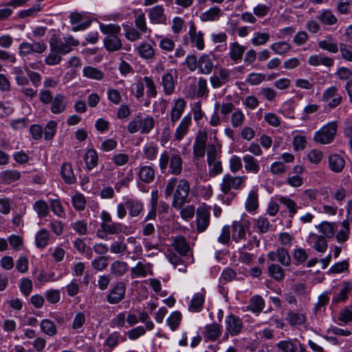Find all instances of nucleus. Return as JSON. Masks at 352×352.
Masks as SVG:
<instances>
[{
    "label": "nucleus",
    "instance_id": "1",
    "mask_svg": "<svg viewBox=\"0 0 352 352\" xmlns=\"http://www.w3.org/2000/svg\"><path fill=\"white\" fill-rule=\"evenodd\" d=\"M100 30L101 32L106 35L104 38V47L110 52L118 51L122 49V43L119 37L121 33V28L118 24L100 23Z\"/></svg>",
    "mask_w": 352,
    "mask_h": 352
},
{
    "label": "nucleus",
    "instance_id": "2",
    "mask_svg": "<svg viewBox=\"0 0 352 352\" xmlns=\"http://www.w3.org/2000/svg\"><path fill=\"white\" fill-rule=\"evenodd\" d=\"M102 222L96 232V236L100 239H106L108 235L125 233L126 226L119 222H113L111 214L103 210L100 213Z\"/></svg>",
    "mask_w": 352,
    "mask_h": 352
},
{
    "label": "nucleus",
    "instance_id": "3",
    "mask_svg": "<svg viewBox=\"0 0 352 352\" xmlns=\"http://www.w3.org/2000/svg\"><path fill=\"white\" fill-rule=\"evenodd\" d=\"M169 164L168 173L173 175H179L182 171L183 160L179 154H170L164 151L160 156L159 166L162 173H164Z\"/></svg>",
    "mask_w": 352,
    "mask_h": 352
},
{
    "label": "nucleus",
    "instance_id": "4",
    "mask_svg": "<svg viewBox=\"0 0 352 352\" xmlns=\"http://www.w3.org/2000/svg\"><path fill=\"white\" fill-rule=\"evenodd\" d=\"M337 129V122H329L315 133L314 140L322 144H330L335 138Z\"/></svg>",
    "mask_w": 352,
    "mask_h": 352
},
{
    "label": "nucleus",
    "instance_id": "5",
    "mask_svg": "<svg viewBox=\"0 0 352 352\" xmlns=\"http://www.w3.org/2000/svg\"><path fill=\"white\" fill-rule=\"evenodd\" d=\"M190 192V184L185 179L179 181L177 188L173 194L172 206L176 209H180L188 202V197Z\"/></svg>",
    "mask_w": 352,
    "mask_h": 352
},
{
    "label": "nucleus",
    "instance_id": "6",
    "mask_svg": "<svg viewBox=\"0 0 352 352\" xmlns=\"http://www.w3.org/2000/svg\"><path fill=\"white\" fill-rule=\"evenodd\" d=\"M246 179L247 177L245 175L232 176L226 173L223 175L220 184L221 190L224 195H227L231 189L240 190L245 186Z\"/></svg>",
    "mask_w": 352,
    "mask_h": 352
},
{
    "label": "nucleus",
    "instance_id": "7",
    "mask_svg": "<svg viewBox=\"0 0 352 352\" xmlns=\"http://www.w3.org/2000/svg\"><path fill=\"white\" fill-rule=\"evenodd\" d=\"M183 44L186 46L191 45L192 47H196L200 51L203 50L205 47L204 33L201 31H197L193 23L189 27L188 34L183 37Z\"/></svg>",
    "mask_w": 352,
    "mask_h": 352
},
{
    "label": "nucleus",
    "instance_id": "8",
    "mask_svg": "<svg viewBox=\"0 0 352 352\" xmlns=\"http://www.w3.org/2000/svg\"><path fill=\"white\" fill-rule=\"evenodd\" d=\"M321 100L330 109H334L342 101V96L336 86L326 89L322 94Z\"/></svg>",
    "mask_w": 352,
    "mask_h": 352
},
{
    "label": "nucleus",
    "instance_id": "9",
    "mask_svg": "<svg viewBox=\"0 0 352 352\" xmlns=\"http://www.w3.org/2000/svg\"><path fill=\"white\" fill-rule=\"evenodd\" d=\"M126 287L124 283L119 281L116 283L109 289L106 296V300L111 305H116L125 298Z\"/></svg>",
    "mask_w": 352,
    "mask_h": 352
},
{
    "label": "nucleus",
    "instance_id": "10",
    "mask_svg": "<svg viewBox=\"0 0 352 352\" xmlns=\"http://www.w3.org/2000/svg\"><path fill=\"white\" fill-rule=\"evenodd\" d=\"M226 329L231 336H236L242 333L244 325L242 320L233 314H230L225 319Z\"/></svg>",
    "mask_w": 352,
    "mask_h": 352
},
{
    "label": "nucleus",
    "instance_id": "11",
    "mask_svg": "<svg viewBox=\"0 0 352 352\" xmlns=\"http://www.w3.org/2000/svg\"><path fill=\"white\" fill-rule=\"evenodd\" d=\"M250 223L248 220L243 221H234L230 226L232 239L239 243L246 238V230L249 229Z\"/></svg>",
    "mask_w": 352,
    "mask_h": 352
},
{
    "label": "nucleus",
    "instance_id": "12",
    "mask_svg": "<svg viewBox=\"0 0 352 352\" xmlns=\"http://www.w3.org/2000/svg\"><path fill=\"white\" fill-rule=\"evenodd\" d=\"M69 22L72 25V30L78 32L87 29L91 21L85 14L79 12H72L69 15Z\"/></svg>",
    "mask_w": 352,
    "mask_h": 352
},
{
    "label": "nucleus",
    "instance_id": "13",
    "mask_svg": "<svg viewBox=\"0 0 352 352\" xmlns=\"http://www.w3.org/2000/svg\"><path fill=\"white\" fill-rule=\"evenodd\" d=\"M230 80V70L220 67L217 72L210 78V82L213 89H218Z\"/></svg>",
    "mask_w": 352,
    "mask_h": 352
},
{
    "label": "nucleus",
    "instance_id": "14",
    "mask_svg": "<svg viewBox=\"0 0 352 352\" xmlns=\"http://www.w3.org/2000/svg\"><path fill=\"white\" fill-rule=\"evenodd\" d=\"M267 258L274 262L278 261L284 267H289L291 265V257L287 249L279 247L275 251L268 252Z\"/></svg>",
    "mask_w": 352,
    "mask_h": 352
},
{
    "label": "nucleus",
    "instance_id": "15",
    "mask_svg": "<svg viewBox=\"0 0 352 352\" xmlns=\"http://www.w3.org/2000/svg\"><path fill=\"white\" fill-rule=\"evenodd\" d=\"M207 138V133L205 131H200L197 134L193 144V156L195 159L204 157Z\"/></svg>",
    "mask_w": 352,
    "mask_h": 352
},
{
    "label": "nucleus",
    "instance_id": "16",
    "mask_svg": "<svg viewBox=\"0 0 352 352\" xmlns=\"http://www.w3.org/2000/svg\"><path fill=\"white\" fill-rule=\"evenodd\" d=\"M155 169L153 164L140 166L137 171L138 179L146 184H149L155 180Z\"/></svg>",
    "mask_w": 352,
    "mask_h": 352
},
{
    "label": "nucleus",
    "instance_id": "17",
    "mask_svg": "<svg viewBox=\"0 0 352 352\" xmlns=\"http://www.w3.org/2000/svg\"><path fill=\"white\" fill-rule=\"evenodd\" d=\"M210 213L209 210L204 207L197 209L196 213L197 230L199 232H204L210 224Z\"/></svg>",
    "mask_w": 352,
    "mask_h": 352
},
{
    "label": "nucleus",
    "instance_id": "18",
    "mask_svg": "<svg viewBox=\"0 0 352 352\" xmlns=\"http://www.w3.org/2000/svg\"><path fill=\"white\" fill-rule=\"evenodd\" d=\"M173 69H170L162 76L161 85L164 94L166 96H170L175 91L177 76L175 78L173 77Z\"/></svg>",
    "mask_w": 352,
    "mask_h": 352
},
{
    "label": "nucleus",
    "instance_id": "19",
    "mask_svg": "<svg viewBox=\"0 0 352 352\" xmlns=\"http://www.w3.org/2000/svg\"><path fill=\"white\" fill-rule=\"evenodd\" d=\"M50 111L53 114H60L65 111L67 106V99L63 94H56L50 102Z\"/></svg>",
    "mask_w": 352,
    "mask_h": 352
},
{
    "label": "nucleus",
    "instance_id": "20",
    "mask_svg": "<svg viewBox=\"0 0 352 352\" xmlns=\"http://www.w3.org/2000/svg\"><path fill=\"white\" fill-rule=\"evenodd\" d=\"M192 92L189 94L191 98H206L209 94L207 80L204 78H199L197 82V87L195 84L190 85Z\"/></svg>",
    "mask_w": 352,
    "mask_h": 352
},
{
    "label": "nucleus",
    "instance_id": "21",
    "mask_svg": "<svg viewBox=\"0 0 352 352\" xmlns=\"http://www.w3.org/2000/svg\"><path fill=\"white\" fill-rule=\"evenodd\" d=\"M148 18L153 24H165L167 21L162 6H155L151 8L148 12Z\"/></svg>",
    "mask_w": 352,
    "mask_h": 352
},
{
    "label": "nucleus",
    "instance_id": "22",
    "mask_svg": "<svg viewBox=\"0 0 352 352\" xmlns=\"http://www.w3.org/2000/svg\"><path fill=\"white\" fill-rule=\"evenodd\" d=\"M245 51V46L237 41L232 42L229 45V57L235 64L241 62Z\"/></svg>",
    "mask_w": 352,
    "mask_h": 352
},
{
    "label": "nucleus",
    "instance_id": "23",
    "mask_svg": "<svg viewBox=\"0 0 352 352\" xmlns=\"http://www.w3.org/2000/svg\"><path fill=\"white\" fill-rule=\"evenodd\" d=\"M222 333V326L217 322L207 324L204 328V337L209 341H216Z\"/></svg>",
    "mask_w": 352,
    "mask_h": 352
},
{
    "label": "nucleus",
    "instance_id": "24",
    "mask_svg": "<svg viewBox=\"0 0 352 352\" xmlns=\"http://www.w3.org/2000/svg\"><path fill=\"white\" fill-rule=\"evenodd\" d=\"M329 168L333 173H341L345 166L344 157L337 153L330 154L328 157Z\"/></svg>",
    "mask_w": 352,
    "mask_h": 352
},
{
    "label": "nucleus",
    "instance_id": "25",
    "mask_svg": "<svg viewBox=\"0 0 352 352\" xmlns=\"http://www.w3.org/2000/svg\"><path fill=\"white\" fill-rule=\"evenodd\" d=\"M308 242L312 245V248L318 252L323 253L327 250V241L322 235L311 233L309 236Z\"/></svg>",
    "mask_w": 352,
    "mask_h": 352
},
{
    "label": "nucleus",
    "instance_id": "26",
    "mask_svg": "<svg viewBox=\"0 0 352 352\" xmlns=\"http://www.w3.org/2000/svg\"><path fill=\"white\" fill-rule=\"evenodd\" d=\"M186 107V102L183 98H177L174 100L171 108L170 117L173 123H175L181 118Z\"/></svg>",
    "mask_w": 352,
    "mask_h": 352
},
{
    "label": "nucleus",
    "instance_id": "27",
    "mask_svg": "<svg viewBox=\"0 0 352 352\" xmlns=\"http://www.w3.org/2000/svg\"><path fill=\"white\" fill-rule=\"evenodd\" d=\"M50 50L61 54L69 53V50L67 48L65 41H61L58 36L54 34L49 41Z\"/></svg>",
    "mask_w": 352,
    "mask_h": 352
},
{
    "label": "nucleus",
    "instance_id": "28",
    "mask_svg": "<svg viewBox=\"0 0 352 352\" xmlns=\"http://www.w3.org/2000/svg\"><path fill=\"white\" fill-rule=\"evenodd\" d=\"M191 116L187 115L184 116L178 126L177 127L175 133V140L181 141L188 131L189 126L191 124Z\"/></svg>",
    "mask_w": 352,
    "mask_h": 352
},
{
    "label": "nucleus",
    "instance_id": "29",
    "mask_svg": "<svg viewBox=\"0 0 352 352\" xmlns=\"http://www.w3.org/2000/svg\"><path fill=\"white\" fill-rule=\"evenodd\" d=\"M214 67L213 62L207 54H202L198 59V72L201 74H211Z\"/></svg>",
    "mask_w": 352,
    "mask_h": 352
},
{
    "label": "nucleus",
    "instance_id": "30",
    "mask_svg": "<svg viewBox=\"0 0 352 352\" xmlns=\"http://www.w3.org/2000/svg\"><path fill=\"white\" fill-rule=\"evenodd\" d=\"M318 45L321 50L333 54L337 53L339 50L336 39L331 35H328L324 39L319 41Z\"/></svg>",
    "mask_w": 352,
    "mask_h": 352
},
{
    "label": "nucleus",
    "instance_id": "31",
    "mask_svg": "<svg viewBox=\"0 0 352 352\" xmlns=\"http://www.w3.org/2000/svg\"><path fill=\"white\" fill-rule=\"evenodd\" d=\"M206 291L203 289L201 292L195 294L188 307L191 312H200L203 309L205 301Z\"/></svg>",
    "mask_w": 352,
    "mask_h": 352
},
{
    "label": "nucleus",
    "instance_id": "32",
    "mask_svg": "<svg viewBox=\"0 0 352 352\" xmlns=\"http://www.w3.org/2000/svg\"><path fill=\"white\" fill-rule=\"evenodd\" d=\"M151 266L150 263L144 264L142 262H138L135 267H131V278H135L146 277L148 273L152 274Z\"/></svg>",
    "mask_w": 352,
    "mask_h": 352
},
{
    "label": "nucleus",
    "instance_id": "33",
    "mask_svg": "<svg viewBox=\"0 0 352 352\" xmlns=\"http://www.w3.org/2000/svg\"><path fill=\"white\" fill-rule=\"evenodd\" d=\"M126 202L130 217H138L142 212L144 204L140 200L129 198L126 199Z\"/></svg>",
    "mask_w": 352,
    "mask_h": 352
},
{
    "label": "nucleus",
    "instance_id": "34",
    "mask_svg": "<svg viewBox=\"0 0 352 352\" xmlns=\"http://www.w3.org/2000/svg\"><path fill=\"white\" fill-rule=\"evenodd\" d=\"M172 246L181 256H186L190 251V245L182 236L174 238Z\"/></svg>",
    "mask_w": 352,
    "mask_h": 352
},
{
    "label": "nucleus",
    "instance_id": "35",
    "mask_svg": "<svg viewBox=\"0 0 352 352\" xmlns=\"http://www.w3.org/2000/svg\"><path fill=\"white\" fill-rule=\"evenodd\" d=\"M278 201L287 210L290 219H293L294 215L297 213L298 210L300 208V207L289 197L280 196L278 197Z\"/></svg>",
    "mask_w": 352,
    "mask_h": 352
},
{
    "label": "nucleus",
    "instance_id": "36",
    "mask_svg": "<svg viewBox=\"0 0 352 352\" xmlns=\"http://www.w3.org/2000/svg\"><path fill=\"white\" fill-rule=\"evenodd\" d=\"M244 167L248 173L257 174L260 170L258 161L251 155L246 154L243 157Z\"/></svg>",
    "mask_w": 352,
    "mask_h": 352
},
{
    "label": "nucleus",
    "instance_id": "37",
    "mask_svg": "<svg viewBox=\"0 0 352 352\" xmlns=\"http://www.w3.org/2000/svg\"><path fill=\"white\" fill-rule=\"evenodd\" d=\"M84 161L85 167L87 170H91L97 166L98 163V155L97 151L94 148L88 149L85 155Z\"/></svg>",
    "mask_w": 352,
    "mask_h": 352
},
{
    "label": "nucleus",
    "instance_id": "38",
    "mask_svg": "<svg viewBox=\"0 0 352 352\" xmlns=\"http://www.w3.org/2000/svg\"><path fill=\"white\" fill-rule=\"evenodd\" d=\"M223 12L221 10L215 6L210 8L200 15V19L203 22L214 21L219 19Z\"/></svg>",
    "mask_w": 352,
    "mask_h": 352
},
{
    "label": "nucleus",
    "instance_id": "39",
    "mask_svg": "<svg viewBox=\"0 0 352 352\" xmlns=\"http://www.w3.org/2000/svg\"><path fill=\"white\" fill-rule=\"evenodd\" d=\"M245 209L248 212H254L258 207V194L257 190H252L249 192L245 203Z\"/></svg>",
    "mask_w": 352,
    "mask_h": 352
},
{
    "label": "nucleus",
    "instance_id": "40",
    "mask_svg": "<svg viewBox=\"0 0 352 352\" xmlns=\"http://www.w3.org/2000/svg\"><path fill=\"white\" fill-rule=\"evenodd\" d=\"M128 264L122 261H116L111 264L110 272L115 277H121L128 271Z\"/></svg>",
    "mask_w": 352,
    "mask_h": 352
},
{
    "label": "nucleus",
    "instance_id": "41",
    "mask_svg": "<svg viewBox=\"0 0 352 352\" xmlns=\"http://www.w3.org/2000/svg\"><path fill=\"white\" fill-rule=\"evenodd\" d=\"M136 50L139 56L146 60L152 59L155 56V50L151 45L146 42L140 43Z\"/></svg>",
    "mask_w": 352,
    "mask_h": 352
},
{
    "label": "nucleus",
    "instance_id": "42",
    "mask_svg": "<svg viewBox=\"0 0 352 352\" xmlns=\"http://www.w3.org/2000/svg\"><path fill=\"white\" fill-rule=\"evenodd\" d=\"M352 289V283L349 281H344L340 292L335 295L332 299L333 303L344 302L348 299V294Z\"/></svg>",
    "mask_w": 352,
    "mask_h": 352
},
{
    "label": "nucleus",
    "instance_id": "43",
    "mask_svg": "<svg viewBox=\"0 0 352 352\" xmlns=\"http://www.w3.org/2000/svg\"><path fill=\"white\" fill-rule=\"evenodd\" d=\"M270 38V34L267 32H255L250 40V43L253 46L258 47L265 45Z\"/></svg>",
    "mask_w": 352,
    "mask_h": 352
},
{
    "label": "nucleus",
    "instance_id": "44",
    "mask_svg": "<svg viewBox=\"0 0 352 352\" xmlns=\"http://www.w3.org/2000/svg\"><path fill=\"white\" fill-rule=\"evenodd\" d=\"M21 173L15 170H6L0 173V180L1 182L10 184L19 180Z\"/></svg>",
    "mask_w": 352,
    "mask_h": 352
},
{
    "label": "nucleus",
    "instance_id": "45",
    "mask_svg": "<svg viewBox=\"0 0 352 352\" xmlns=\"http://www.w3.org/2000/svg\"><path fill=\"white\" fill-rule=\"evenodd\" d=\"M83 76L96 80H101L104 76V73L99 69L91 67L86 66L82 69Z\"/></svg>",
    "mask_w": 352,
    "mask_h": 352
},
{
    "label": "nucleus",
    "instance_id": "46",
    "mask_svg": "<svg viewBox=\"0 0 352 352\" xmlns=\"http://www.w3.org/2000/svg\"><path fill=\"white\" fill-rule=\"evenodd\" d=\"M126 340L125 336H122L119 332H113L107 338L104 345L108 346L110 350H112L120 342H124Z\"/></svg>",
    "mask_w": 352,
    "mask_h": 352
},
{
    "label": "nucleus",
    "instance_id": "47",
    "mask_svg": "<svg viewBox=\"0 0 352 352\" xmlns=\"http://www.w3.org/2000/svg\"><path fill=\"white\" fill-rule=\"evenodd\" d=\"M50 232L45 228L41 229L36 234V245L38 248H44L49 243Z\"/></svg>",
    "mask_w": 352,
    "mask_h": 352
},
{
    "label": "nucleus",
    "instance_id": "48",
    "mask_svg": "<svg viewBox=\"0 0 352 352\" xmlns=\"http://www.w3.org/2000/svg\"><path fill=\"white\" fill-rule=\"evenodd\" d=\"M41 330L45 335L54 336L57 333V328L54 322L49 319H43L40 323Z\"/></svg>",
    "mask_w": 352,
    "mask_h": 352
},
{
    "label": "nucleus",
    "instance_id": "49",
    "mask_svg": "<svg viewBox=\"0 0 352 352\" xmlns=\"http://www.w3.org/2000/svg\"><path fill=\"white\" fill-rule=\"evenodd\" d=\"M269 276L276 281L283 280L285 277V272L283 267L276 263H272L268 266Z\"/></svg>",
    "mask_w": 352,
    "mask_h": 352
},
{
    "label": "nucleus",
    "instance_id": "50",
    "mask_svg": "<svg viewBox=\"0 0 352 352\" xmlns=\"http://www.w3.org/2000/svg\"><path fill=\"white\" fill-rule=\"evenodd\" d=\"M61 175L67 184H72L76 182V177L74 174L72 164L69 163H65L61 167Z\"/></svg>",
    "mask_w": 352,
    "mask_h": 352
},
{
    "label": "nucleus",
    "instance_id": "51",
    "mask_svg": "<svg viewBox=\"0 0 352 352\" xmlns=\"http://www.w3.org/2000/svg\"><path fill=\"white\" fill-rule=\"evenodd\" d=\"M33 209L36 212L39 218L47 217L50 213V207L48 204L42 199L34 202Z\"/></svg>",
    "mask_w": 352,
    "mask_h": 352
},
{
    "label": "nucleus",
    "instance_id": "52",
    "mask_svg": "<svg viewBox=\"0 0 352 352\" xmlns=\"http://www.w3.org/2000/svg\"><path fill=\"white\" fill-rule=\"evenodd\" d=\"M316 228L323 234V236L327 238H331L335 234L336 223L323 221L319 224Z\"/></svg>",
    "mask_w": 352,
    "mask_h": 352
},
{
    "label": "nucleus",
    "instance_id": "53",
    "mask_svg": "<svg viewBox=\"0 0 352 352\" xmlns=\"http://www.w3.org/2000/svg\"><path fill=\"white\" fill-rule=\"evenodd\" d=\"M265 306V301L260 296H252L250 300V304L248 309L254 313L261 312Z\"/></svg>",
    "mask_w": 352,
    "mask_h": 352
},
{
    "label": "nucleus",
    "instance_id": "54",
    "mask_svg": "<svg viewBox=\"0 0 352 352\" xmlns=\"http://www.w3.org/2000/svg\"><path fill=\"white\" fill-rule=\"evenodd\" d=\"M286 320L291 326L301 325L305 322L306 316L302 314L289 311L286 317Z\"/></svg>",
    "mask_w": 352,
    "mask_h": 352
},
{
    "label": "nucleus",
    "instance_id": "55",
    "mask_svg": "<svg viewBox=\"0 0 352 352\" xmlns=\"http://www.w3.org/2000/svg\"><path fill=\"white\" fill-rule=\"evenodd\" d=\"M254 228L259 233H266L270 228V223L268 219L265 217H259L254 219Z\"/></svg>",
    "mask_w": 352,
    "mask_h": 352
},
{
    "label": "nucleus",
    "instance_id": "56",
    "mask_svg": "<svg viewBox=\"0 0 352 352\" xmlns=\"http://www.w3.org/2000/svg\"><path fill=\"white\" fill-rule=\"evenodd\" d=\"M157 153L158 146L153 143L146 144L143 148V157L148 160H155Z\"/></svg>",
    "mask_w": 352,
    "mask_h": 352
},
{
    "label": "nucleus",
    "instance_id": "57",
    "mask_svg": "<svg viewBox=\"0 0 352 352\" xmlns=\"http://www.w3.org/2000/svg\"><path fill=\"white\" fill-rule=\"evenodd\" d=\"M245 119V117L243 111L240 109L236 108L232 113L230 122L234 128H238L243 124Z\"/></svg>",
    "mask_w": 352,
    "mask_h": 352
},
{
    "label": "nucleus",
    "instance_id": "58",
    "mask_svg": "<svg viewBox=\"0 0 352 352\" xmlns=\"http://www.w3.org/2000/svg\"><path fill=\"white\" fill-rule=\"evenodd\" d=\"M270 49L276 54L283 55L291 50V45L285 41H279L272 43Z\"/></svg>",
    "mask_w": 352,
    "mask_h": 352
},
{
    "label": "nucleus",
    "instance_id": "59",
    "mask_svg": "<svg viewBox=\"0 0 352 352\" xmlns=\"http://www.w3.org/2000/svg\"><path fill=\"white\" fill-rule=\"evenodd\" d=\"M50 206L53 213L59 218H65V212L60 201L57 199L49 201Z\"/></svg>",
    "mask_w": 352,
    "mask_h": 352
},
{
    "label": "nucleus",
    "instance_id": "60",
    "mask_svg": "<svg viewBox=\"0 0 352 352\" xmlns=\"http://www.w3.org/2000/svg\"><path fill=\"white\" fill-rule=\"evenodd\" d=\"M349 263L348 261L344 260L334 263L329 270L330 274H341L349 272Z\"/></svg>",
    "mask_w": 352,
    "mask_h": 352
},
{
    "label": "nucleus",
    "instance_id": "61",
    "mask_svg": "<svg viewBox=\"0 0 352 352\" xmlns=\"http://www.w3.org/2000/svg\"><path fill=\"white\" fill-rule=\"evenodd\" d=\"M182 314L179 311L173 312L166 320V323L172 331H175L180 324Z\"/></svg>",
    "mask_w": 352,
    "mask_h": 352
},
{
    "label": "nucleus",
    "instance_id": "62",
    "mask_svg": "<svg viewBox=\"0 0 352 352\" xmlns=\"http://www.w3.org/2000/svg\"><path fill=\"white\" fill-rule=\"evenodd\" d=\"M293 258L297 264H301L307 260L309 254L306 250L296 247L293 252Z\"/></svg>",
    "mask_w": 352,
    "mask_h": 352
},
{
    "label": "nucleus",
    "instance_id": "63",
    "mask_svg": "<svg viewBox=\"0 0 352 352\" xmlns=\"http://www.w3.org/2000/svg\"><path fill=\"white\" fill-rule=\"evenodd\" d=\"M91 267L96 271H103L108 265V258L104 256L96 257L91 263Z\"/></svg>",
    "mask_w": 352,
    "mask_h": 352
},
{
    "label": "nucleus",
    "instance_id": "64",
    "mask_svg": "<svg viewBox=\"0 0 352 352\" xmlns=\"http://www.w3.org/2000/svg\"><path fill=\"white\" fill-rule=\"evenodd\" d=\"M144 82L146 87V94L148 97L155 98L157 94L156 85L151 77L144 76Z\"/></svg>",
    "mask_w": 352,
    "mask_h": 352
}]
</instances>
